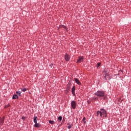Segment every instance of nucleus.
<instances>
[{"label": "nucleus", "mask_w": 131, "mask_h": 131, "mask_svg": "<svg viewBox=\"0 0 131 131\" xmlns=\"http://www.w3.org/2000/svg\"><path fill=\"white\" fill-rule=\"evenodd\" d=\"M96 115L97 116L100 115V117H103V115H107V112L104 109L101 108L100 109V111H98L97 112Z\"/></svg>", "instance_id": "f257e3e1"}, {"label": "nucleus", "mask_w": 131, "mask_h": 131, "mask_svg": "<svg viewBox=\"0 0 131 131\" xmlns=\"http://www.w3.org/2000/svg\"><path fill=\"white\" fill-rule=\"evenodd\" d=\"M95 96L97 97H104L105 96V93L103 91H97L95 93Z\"/></svg>", "instance_id": "f03ea898"}, {"label": "nucleus", "mask_w": 131, "mask_h": 131, "mask_svg": "<svg viewBox=\"0 0 131 131\" xmlns=\"http://www.w3.org/2000/svg\"><path fill=\"white\" fill-rule=\"evenodd\" d=\"M76 102H75V101H72L71 102L72 108H73V109H75V108H76Z\"/></svg>", "instance_id": "7ed1b4c3"}, {"label": "nucleus", "mask_w": 131, "mask_h": 131, "mask_svg": "<svg viewBox=\"0 0 131 131\" xmlns=\"http://www.w3.org/2000/svg\"><path fill=\"white\" fill-rule=\"evenodd\" d=\"M64 59L67 62H69V60H70V57H69V55L66 54L64 56Z\"/></svg>", "instance_id": "20e7f679"}, {"label": "nucleus", "mask_w": 131, "mask_h": 131, "mask_svg": "<svg viewBox=\"0 0 131 131\" xmlns=\"http://www.w3.org/2000/svg\"><path fill=\"white\" fill-rule=\"evenodd\" d=\"M74 80L76 82V83H77L78 85H80V84H81V83L80 82V81H79V80H78V79L75 78Z\"/></svg>", "instance_id": "39448f33"}, {"label": "nucleus", "mask_w": 131, "mask_h": 131, "mask_svg": "<svg viewBox=\"0 0 131 131\" xmlns=\"http://www.w3.org/2000/svg\"><path fill=\"white\" fill-rule=\"evenodd\" d=\"M83 61V57H79V59L77 60V63H80V62H82Z\"/></svg>", "instance_id": "423d86ee"}, {"label": "nucleus", "mask_w": 131, "mask_h": 131, "mask_svg": "<svg viewBox=\"0 0 131 131\" xmlns=\"http://www.w3.org/2000/svg\"><path fill=\"white\" fill-rule=\"evenodd\" d=\"M4 121H5V117H3L0 119V124H3L4 123Z\"/></svg>", "instance_id": "0eeeda50"}, {"label": "nucleus", "mask_w": 131, "mask_h": 131, "mask_svg": "<svg viewBox=\"0 0 131 131\" xmlns=\"http://www.w3.org/2000/svg\"><path fill=\"white\" fill-rule=\"evenodd\" d=\"M34 126L35 127H40V124L38 123H35V124L34 125Z\"/></svg>", "instance_id": "6e6552de"}, {"label": "nucleus", "mask_w": 131, "mask_h": 131, "mask_svg": "<svg viewBox=\"0 0 131 131\" xmlns=\"http://www.w3.org/2000/svg\"><path fill=\"white\" fill-rule=\"evenodd\" d=\"M72 93L73 95H74L75 94V86H73L72 89Z\"/></svg>", "instance_id": "1a4fd4ad"}, {"label": "nucleus", "mask_w": 131, "mask_h": 131, "mask_svg": "<svg viewBox=\"0 0 131 131\" xmlns=\"http://www.w3.org/2000/svg\"><path fill=\"white\" fill-rule=\"evenodd\" d=\"M34 123H37V117L36 116L34 117Z\"/></svg>", "instance_id": "9d476101"}, {"label": "nucleus", "mask_w": 131, "mask_h": 131, "mask_svg": "<svg viewBox=\"0 0 131 131\" xmlns=\"http://www.w3.org/2000/svg\"><path fill=\"white\" fill-rule=\"evenodd\" d=\"M12 99H18V95H14L13 96Z\"/></svg>", "instance_id": "9b49d317"}, {"label": "nucleus", "mask_w": 131, "mask_h": 131, "mask_svg": "<svg viewBox=\"0 0 131 131\" xmlns=\"http://www.w3.org/2000/svg\"><path fill=\"white\" fill-rule=\"evenodd\" d=\"M16 94L17 96H21V92L20 91H17Z\"/></svg>", "instance_id": "f8f14e48"}, {"label": "nucleus", "mask_w": 131, "mask_h": 131, "mask_svg": "<svg viewBox=\"0 0 131 131\" xmlns=\"http://www.w3.org/2000/svg\"><path fill=\"white\" fill-rule=\"evenodd\" d=\"M49 123L51 124H55V121L50 120L49 121Z\"/></svg>", "instance_id": "ddd939ff"}, {"label": "nucleus", "mask_w": 131, "mask_h": 131, "mask_svg": "<svg viewBox=\"0 0 131 131\" xmlns=\"http://www.w3.org/2000/svg\"><path fill=\"white\" fill-rule=\"evenodd\" d=\"M82 121H83V122H84V123H86V120L85 119V117H84L83 118Z\"/></svg>", "instance_id": "4468645a"}, {"label": "nucleus", "mask_w": 131, "mask_h": 131, "mask_svg": "<svg viewBox=\"0 0 131 131\" xmlns=\"http://www.w3.org/2000/svg\"><path fill=\"white\" fill-rule=\"evenodd\" d=\"M58 120H59V121H62V116H59L58 118Z\"/></svg>", "instance_id": "2eb2a0df"}, {"label": "nucleus", "mask_w": 131, "mask_h": 131, "mask_svg": "<svg viewBox=\"0 0 131 131\" xmlns=\"http://www.w3.org/2000/svg\"><path fill=\"white\" fill-rule=\"evenodd\" d=\"M62 28H64L66 30H68V28L65 26H63Z\"/></svg>", "instance_id": "dca6fc26"}, {"label": "nucleus", "mask_w": 131, "mask_h": 131, "mask_svg": "<svg viewBox=\"0 0 131 131\" xmlns=\"http://www.w3.org/2000/svg\"><path fill=\"white\" fill-rule=\"evenodd\" d=\"M21 91L23 92H26V91H27V89H26V88H23V89H21Z\"/></svg>", "instance_id": "f3484780"}, {"label": "nucleus", "mask_w": 131, "mask_h": 131, "mask_svg": "<svg viewBox=\"0 0 131 131\" xmlns=\"http://www.w3.org/2000/svg\"><path fill=\"white\" fill-rule=\"evenodd\" d=\"M71 127V125H69V126H68V128L69 129H70V128Z\"/></svg>", "instance_id": "a211bd4d"}, {"label": "nucleus", "mask_w": 131, "mask_h": 131, "mask_svg": "<svg viewBox=\"0 0 131 131\" xmlns=\"http://www.w3.org/2000/svg\"><path fill=\"white\" fill-rule=\"evenodd\" d=\"M63 26H64V25H61V26H60V28H63Z\"/></svg>", "instance_id": "6ab92c4d"}, {"label": "nucleus", "mask_w": 131, "mask_h": 131, "mask_svg": "<svg viewBox=\"0 0 131 131\" xmlns=\"http://www.w3.org/2000/svg\"><path fill=\"white\" fill-rule=\"evenodd\" d=\"M97 65H98V67H99V66H101V63H98Z\"/></svg>", "instance_id": "aec40b11"}, {"label": "nucleus", "mask_w": 131, "mask_h": 131, "mask_svg": "<svg viewBox=\"0 0 131 131\" xmlns=\"http://www.w3.org/2000/svg\"><path fill=\"white\" fill-rule=\"evenodd\" d=\"M53 63H52V64L50 65V67H51V68H52V67H53Z\"/></svg>", "instance_id": "412c9836"}, {"label": "nucleus", "mask_w": 131, "mask_h": 131, "mask_svg": "<svg viewBox=\"0 0 131 131\" xmlns=\"http://www.w3.org/2000/svg\"><path fill=\"white\" fill-rule=\"evenodd\" d=\"M105 117H107V115H105Z\"/></svg>", "instance_id": "4be33fe9"}]
</instances>
